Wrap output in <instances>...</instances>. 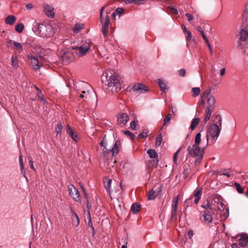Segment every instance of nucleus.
<instances>
[{
	"instance_id": "18",
	"label": "nucleus",
	"mask_w": 248,
	"mask_h": 248,
	"mask_svg": "<svg viewBox=\"0 0 248 248\" xmlns=\"http://www.w3.org/2000/svg\"><path fill=\"white\" fill-rule=\"evenodd\" d=\"M67 133L71 137L73 140L77 141L79 140V137L78 135L74 132L69 125H67Z\"/></svg>"
},
{
	"instance_id": "17",
	"label": "nucleus",
	"mask_w": 248,
	"mask_h": 248,
	"mask_svg": "<svg viewBox=\"0 0 248 248\" xmlns=\"http://www.w3.org/2000/svg\"><path fill=\"white\" fill-rule=\"evenodd\" d=\"M161 191V187L157 188L156 189H155V188H153L151 190L149 191L147 197L149 200H154L156 196Z\"/></svg>"
},
{
	"instance_id": "15",
	"label": "nucleus",
	"mask_w": 248,
	"mask_h": 248,
	"mask_svg": "<svg viewBox=\"0 0 248 248\" xmlns=\"http://www.w3.org/2000/svg\"><path fill=\"white\" fill-rule=\"evenodd\" d=\"M109 23L110 18L107 15L105 19L104 25L102 29V33L104 37H107L108 35Z\"/></svg>"
},
{
	"instance_id": "56",
	"label": "nucleus",
	"mask_w": 248,
	"mask_h": 248,
	"mask_svg": "<svg viewBox=\"0 0 248 248\" xmlns=\"http://www.w3.org/2000/svg\"><path fill=\"white\" fill-rule=\"evenodd\" d=\"M130 127L132 129L135 130L136 127V122L135 121H133L130 123Z\"/></svg>"
},
{
	"instance_id": "26",
	"label": "nucleus",
	"mask_w": 248,
	"mask_h": 248,
	"mask_svg": "<svg viewBox=\"0 0 248 248\" xmlns=\"http://www.w3.org/2000/svg\"><path fill=\"white\" fill-rule=\"evenodd\" d=\"M200 122V119L199 118H195L192 120L191 123L190 124V128L191 130H194L197 125L199 124Z\"/></svg>"
},
{
	"instance_id": "42",
	"label": "nucleus",
	"mask_w": 248,
	"mask_h": 248,
	"mask_svg": "<svg viewBox=\"0 0 248 248\" xmlns=\"http://www.w3.org/2000/svg\"><path fill=\"white\" fill-rule=\"evenodd\" d=\"M12 66L14 68H17L18 66V60L16 57H12Z\"/></svg>"
},
{
	"instance_id": "55",
	"label": "nucleus",
	"mask_w": 248,
	"mask_h": 248,
	"mask_svg": "<svg viewBox=\"0 0 248 248\" xmlns=\"http://www.w3.org/2000/svg\"><path fill=\"white\" fill-rule=\"evenodd\" d=\"M33 5L32 3H28L26 5L25 7L27 10H30L33 8Z\"/></svg>"
},
{
	"instance_id": "4",
	"label": "nucleus",
	"mask_w": 248,
	"mask_h": 248,
	"mask_svg": "<svg viewBox=\"0 0 248 248\" xmlns=\"http://www.w3.org/2000/svg\"><path fill=\"white\" fill-rule=\"evenodd\" d=\"M203 149L201 150L199 146L197 145H192L189 146L187 149L188 152L187 156L188 157H196L195 164H199L203 158Z\"/></svg>"
},
{
	"instance_id": "63",
	"label": "nucleus",
	"mask_w": 248,
	"mask_h": 248,
	"mask_svg": "<svg viewBox=\"0 0 248 248\" xmlns=\"http://www.w3.org/2000/svg\"><path fill=\"white\" fill-rule=\"evenodd\" d=\"M182 27V30L184 31V32L185 33V34L186 35V33H187V32H188L189 31H187L186 29V27H185V26L184 25H182L181 26Z\"/></svg>"
},
{
	"instance_id": "30",
	"label": "nucleus",
	"mask_w": 248,
	"mask_h": 248,
	"mask_svg": "<svg viewBox=\"0 0 248 248\" xmlns=\"http://www.w3.org/2000/svg\"><path fill=\"white\" fill-rule=\"evenodd\" d=\"M240 39L242 41H245L247 40L248 36L247 31L242 30L240 32Z\"/></svg>"
},
{
	"instance_id": "45",
	"label": "nucleus",
	"mask_w": 248,
	"mask_h": 248,
	"mask_svg": "<svg viewBox=\"0 0 248 248\" xmlns=\"http://www.w3.org/2000/svg\"><path fill=\"white\" fill-rule=\"evenodd\" d=\"M186 34L187 35L186 37V39L187 41H191L192 40H194V39H193L192 35L190 31L187 32Z\"/></svg>"
},
{
	"instance_id": "44",
	"label": "nucleus",
	"mask_w": 248,
	"mask_h": 248,
	"mask_svg": "<svg viewBox=\"0 0 248 248\" xmlns=\"http://www.w3.org/2000/svg\"><path fill=\"white\" fill-rule=\"evenodd\" d=\"M110 152V150H108L107 148L104 147L103 150V152L101 154V157L105 158L108 154Z\"/></svg>"
},
{
	"instance_id": "9",
	"label": "nucleus",
	"mask_w": 248,
	"mask_h": 248,
	"mask_svg": "<svg viewBox=\"0 0 248 248\" xmlns=\"http://www.w3.org/2000/svg\"><path fill=\"white\" fill-rule=\"evenodd\" d=\"M129 119L128 115L124 112H121L118 114L117 124L120 126H124Z\"/></svg>"
},
{
	"instance_id": "64",
	"label": "nucleus",
	"mask_w": 248,
	"mask_h": 248,
	"mask_svg": "<svg viewBox=\"0 0 248 248\" xmlns=\"http://www.w3.org/2000/svg\"><path fill=\"white\" fill-rule=\"evenodd\" d=\"M220 174L227 176L228 177H229L230 176V174H229V173L227 170H225L223 172H222V173H220Z\"/></svg>"
},
{
	"instance_id": "33",
	"label": "nucleus",
	"mask_w": 248,
	"mask_h": 248,
	"mask_svg": "<svg viewBox=\"0 0 248 248\" xmlns=\"http://www.w3.org/2000/svg\"><path fill=\"white\" fill-rule=\"evenodd\" d=\"M213 122L214 123H216L215 124H217L219 126L221 127V125H222V119H221V117L220 116V115L217 114L215 116V118L213 120Z\"/></svg>"
},
{
	"instance_id": "60",
	"label": "nucleus",
	"mask_w": 248,
	"mask_h": 248,
	"mask_svg": "<svg viewBox=\"0 0 248 248\" xmlns=\"http://www.w3.org/2000/svg\"><path fill=\"white\" fill-rule=\"evenodd\" d=\"M105 8V7L104 6L102 7L101 9L100 12V21L101 22H103V21H102V13H103V12Z\"/></svg>"
},
{
	"instance_id": "35",
	"label": "nucleus",
	"mask_w": 248,
	"mask_h": 248,
	"mask_svg": "<svg viewBox=\"0 0 248 248\" xmlns=\"http://www.w3.org/2000/svg\"><path fill=\"white\" fill-rule=\"evenodd\" d=\"M201 141V134L200 133H198L196 135L195 138V144L194 145H197L199 146Z\"/></svg>"
},
{
	"instance_id": "29",
	"label": "nucleus",
	"mask_w": 248,
	"mask_h": 248,
	"mask_svg": "<svg viewBox=\"0 0 248 248\" xmlns=\"http://www.w3.org/2000/svg\"><path fill=\"white\" fill-rule=\"evenodd\" d=\"M19 164H20V168H21V173L23 175V176L26 179H27L26 176V171H25V170L24 167L23 158H22V156L21 155H20L19 156Z\"/></svg>"
},
{
	"instance_id": "54",
	"label": "nucleus",
	"mask_w": 248,
	"mask_h": 248,
	"mask_svg": "<svg viewBox=\"0 0 248 248\" xmlns=\"http://www.w3.org/2000/svg\"><path fill=\"white\" fill-rule=\"evenodd\" d=\"M183 147H181L180 149H179L174 154V156H173V160L174 162H176L177 159V154L180 152L181 149Z\"/></svg>"
},
{
	"instance_id": "14",
	"label": "nucleus",
	"mask_w": 248,
	"mask_h": 248,
	"mask_svg": "<svg viewBox=\"0 0 248 248\" xmlns=\"http://www.w3.org/2000/svg\"><path fill=\"white\" fill-rule=\"evenodd\" d=\"M213 201L214 204L216 205V207L218 210H220L223 207V203H222V198L218 194H215L213 195Z\"/></svg>"
},
{
	"instance_id": "28",
	"label": "nucleus",
	"mask_w": 248,
	"mask_h": 248,
	"mask_svg": "<svg viewBox=\"0 0 248 248\" xmlns=\"http://www.w3.org/2000/svg\"><path fill=\"white\" fill-rule=\"evenodd\" d=\"M111 183V179H108L107 178L104 179V186H105L106 189H107L108 192L109 193H110V187Z\"/></svg>"
},
{
	"instance_id": "2",
	"label": "nucleus",
	"mask_w": 248,
	"mask_h": 248,
	"mask_svg": "<svg viewBox=\"0 0 248 248\" xmlns=\"http://www.w3.org/2000/svg\"><path fill=\"white\" fill-rule=\"evenodd\" d=\"M212 88H210L209 91H204L201 95V102L202 104H204L207 101V106L206 108L203 122L206 124L210 119L212 113L213 112L216 105V99L214 96L210 95Z\"/></svg>"
},
{
	"instance_id": "40",
	"label": "nucleus",
	"mask_w": 248,
	"mask_h": 248,
	"mask_svg": "<svg viewBox=\"0 0 248 248\" xmlns=\"http://www.w3.org/2000/svg\"><path fill=\"white\" fill-rule=\"evenodd\" d=\"M162 138V137L161 134H159V135L156 138V146H159L161 145Z\"/></svg>"
},
{
	"instance_id": "47",
	"label": "nucleus",
	"mask_w": 248,
	"mask_h": 248,
	"mask_svg": "<svg viewBox=\"0 0 248 248\" xmlns=\"http://www.w3.org/2000/svg\"><path fill=\"white\" fill-rule=\"evenodd\" d=\"M171 118V115L170 114H168L164 119V125L163 126L168 122L170 121Z\"/></svg>"
},
{
	"instance_id": "53",
	"label": "nucleus",
	"mask_w": 248,
	"mask_h": 248,
	"mask_svg": "<svg viewBox=\"0 0 248 248\" xmlns=\"http://www.w3.org/2000/svg\"><path fill=\"white\" fill-rule=\"evenodd\" d=\"M183 147H181L180 149H179L174 154V156H173V160L174 162H176L177 159V154L180 152L181 149Z\"/></svg>"
},
{
	"instance_id": "46",
	"label": "nucleus",
	"mask_w": 248,
	"mask_h": 248,
	"mask_svg": "<svg viewBox=\"0 0 248 248\" xmlns=\"http://www.w3.org/2000/svg\"><path fill=\"white\" fill-rule=\"evenodd\" d=\"M88 214H89V222H88V225L91 227L93 232V233H94V229L93 227V223H92V220H91V215L89 213V212L88 213Z\"/></svg>"
},
{
	"instance_id": "6",
	"label": "nucleus",
	"mask_w": 248,
	"mask_h": 248,
	"mask_svg": "<svg viewBox=\"0 0 248 248\" xmlns=\"http://www.w3.org/2000/svg\"><path fill=\"white\" fill-rule=\"evenodd\" d=\"M91 45V40L89 39L86 40L81 46L74 48L75 49L76 55L79 57L84 56L90 49Z\"/></svg>"
},
{
	"instance_id": "32",
	"label": "nucleus",
	"mask_w": 248,
	"mask_h": 248,
	"mask_svg": "<svg viewBox=\"0 0 248 248\" xmlns=\"http://www.w3.org/2000/svg\"><path fill=\"white\" fill-rule=\"evenodd\" d=\"M62 129L63 126L62 125V122H59L57 124V127L55 128V132L57 136L61 133Z\"/></svg>"
},
{
	"instance_id": "10",
	"label": "nucleus",
	"mask_w": 248,
	"mask_h": 248,
	"mask_svg": "<svg viewBox=\"0 0 248 248\" xmlns=\"http://www.w3.org/2000/svg\"><path fill=\"white\" fill-rule=\"evenodd\" d=\"M7 46L9 48H12L16 49L19 52L23 50V46L21 44L16 42L12 40H9L7 41Z\"/></svg>"
},
{
	"instance_id": "23",
	"label": "nucleus",
	"mask_w": 248,
	"mask_h": 248,
	"mask_svg": "<svg viewBox=\"0 0 248 248\" xmlns=\"http://www.w3.org/2000/svg\"><path fill=\"white\" fill-rule=\"evenodd\" d=\"M190 171V167L188 165H184L183 166V175L185 179H186L188 176L189 173Z\"/></svg>"
},
{
	"instance_id": "24",
	"label": "nucleus",
	"mask_w": 248,
	"mask_h": 248,
	"mask_svg": "<svg viewBox=\"0 0 248 248\" xmlns=\"http://www.w3.org/2000/svg\"><path fill=\"white\" fill-rule=\"evenodd\" d=\"M141 208V205L140 203L136 202L132 204L131 207V211L135 214L138 213Z\"/></svg>"
},
{
	"instance_id": "7",
	"label": "nucleus",
	"mask_w": 248,
	"mask_h": 248,
	"mask_svg": "<svg viewBox=\"0 0 248 248\" xmlns=\"http://www.w3.org/2000/svg\"><path fill=\"white\" fill-rule=\"evenodd\" d=\"M29 59L31 60L32 68L35 70L40 69L43 66V63L46 62L45 59L40 55L37 58L29 56Z\"/></svg>"
},
{
	"instance_id": "39",
	"label": "nucleus",
	"mask_w": 248,
	"mask_h": 248,
	"mask_svg": "<svg viewBox=\"0 0 248 248\" xmlns=\"http://www.w3.org/2000/svg\"><path fill=\"white\" fill-rule=\"evenodd\" d=\"M234 186L237 190V192L239 193H243L244 192V189L243 187H242L240 186V185L238 183H235Z\"/></svg>"
},
{
	"instance_id": "57",
	"label": "nucleus",
	"mask_w": 248,
	"mask_h": 248,
	"mask_svg": "<svg viewBox=\"0 0 248 248\" xmlns=\"http://www.w3.org/2000/svg\"><path fill=\"white\" fill-rule=\"evenodd\" d=\"M202 207L205 209H211V206L209 202H207L206 204L202 205Z\"/></svg>"
},
{
	"instance_id": "58",
	"label": "nucleus",
	"mask_w": 248,
	"mask_h": 248,
	"mask_svg": "<svg viewBox=\"0 0 248 248\" xmlns=\"http://www.w3.org/2000/svg\"><path fill=\"white\" fill-rule=\"evenodd\" d=\"M196 29L200 32L202 35V33H204L202 29L200 26H198L196 27Z\"/></svg>"
},
{
	"instance_id": "62",
	"label": "nucleus",
	"mask_w": 248,
	"mask_h": 248,
	"mask_svg": "<svg viewBox=\"0 0 248 248\" xmlns=\"http://www.w3.org/2000/svg\"><path fill=\"white\" fill-rule=\"evenodd\" d=\"M29 164H30V167L32 170H35V168H34V167L33 165V161L32 160V159L30 160V161L29 162Z\"/></svg>"
},
{
	"instance_id": "49",
	"label": "nucleus",
	"mask_w": 248,
	"mask_h": 248,
	"mask_svg": "<svg viewBox=\"0 0 248 248\" xmlns=\"http://www.w3.org/2000/svg\"><path fill=\"white\" fill-rule=\"evenodd\" d=\"M143 0H126V2L129 3H135L136 4H141L140 1Z\"/></svg>"
},
{
	"instance_id": "38",
	"label": "nucleus",
	"mask_w": 248,
	"mask_h": 248,
	"mask_svg": "<svg viewBox=\"0 0 248 248\" xmlns=\"http://www.w3.org/2000/svg\"><path fill=\"white\" fill-rule=\"evenodd\" d=\"M200 89L198 87H194L192 89V92L193 93V96L197 97L200 93Z\"/></svg>"
},
{
	"instance_id": "13",
	"label": "nucleus",
	"mask_w": 248,
	"mask_h": 248,
	"mask_svg": "<svg viewBox=\"0 0 248 248\" xmlns=\"http://www.w3.org/2000/svg\"><path fill=\"white\" fill-rule=\"evenodd\" d=\"M132 89L134 92L139 93H144L148 91V88L145 85L139 83L135 84Z\"/></svg>"
},
{
	"instance_id": "19",
	"label": "nucleus",
	"mask_w": 248,
	"mask_h": 248,
	"mask_svg": "<svg viewBox=\"0 0 248 248\" xmlns=\"http://www.w3.org/2000/svg\"><path fill=\"white\" fill-rule=\"evenodd\" d=\"M121 146V142L119 140H117L114 146V147L112 148L111 151L113 156L117 155L119 152V149Z\"/></svg>"
},
{
	"instance_id": "20",
	"label": "nucleus",
	"mask_w": 248,
	"mask_h": 248,
	"mask_svg": "<svg viewBox=\"0 0 248 248\" xmlns=\"http://www.w3.org/2000/svg\"><path fill=\"white\" fill-rule=\"evenodd\" d=\"M156 81L160 88V90L164 93H166L168 91V88L167 87L166 84L164 81L160 79H158Z\"/></svg>"
},
{
	"instance_id": "16",
	"label": "nucleus",
	"mask_w": 248,
	"mask_h": 248,
	"mask_svg": "<svg viewBox=\"0 0 248 248\" xmlns=\"http://www.w3.org/2000/svg\"><path fill=\"white\" fill-rule=\"evenodd\" d=\"M214 212L212 211H205L203 214L204 222L207 223H210L213 221L212 215Z\"/></svg>"
},
{
	"instance_id": "31",
	"label": "nucleus",
	"mask_w": 248,
	"mask_h": 248,
	"mask_svg": "<svg viewBox=\"0 0 248 248\" xmlns=\"http://www.w3.org/2000/svg\"><path fill=\"white\" fill-rule=\"evenodd\" d=\"M147 153L149 155V156L152 158H156L158 156L157 153L154 149L148 150Z\"/></svg>"
},
{
	"instance_id": "3",
	"label": "nucleus",
	"mask_w": 248,
	"mask_h": 248,
	"mask_svg": "<svg viewBox=\"0 0 248 248\" xmlns=\"http://www.w3.org/2000/svg\"><path fill=\"white\" fill-rule=\"evenodd\" d=\"M32 31L40 37H49L54 34L53 28L46 23H36L32 28Z\"/></svg>"
},
{
	"instance_id": "12",
	"label": "nucleus",
	"mask_w": 248,
	"mask_h": 248,
	"mask_svg": "<svg viewBox=\"0 0 248 248\" xmlns=\"http://www.w3.org/2000/svg\"><path fill=\"white\" fill-rule=\"evenodd\" d=\"M43 8L45 14L49 18H53L55 16L54 8L48 4H44Z\"/></svg>"
},
{
	"instance_id": "48",
	"label": "nucleus",
	"mask_w": 248,
	"mask_h": 248,
	"mask_svg": "<svg viewBox=\"0 0 248 248\" xmlns=\"http://www.w3.org/2000/svg\"><path fill=\"white\" fill-rule=\"evenodd\" d=\"M124 133L126 135H127L128 136H129L132 140H134V138H135V136L131 132H130L129 131H124Z\"/></svg>"
},
{
	"instance_id": "22",
	"label": "nucleus",
	"mask_w": 248,
	"mask_h": 248,
	"mask_svg": "<svg viewBox=\"0 0 248 248\" xmlns=\"http://www.w3.org/2000/svg\"><path fill=\"white\" fill-rule=\"evenodd\" d=\"M72 215V219L73 221V224L75 226H78L79 223V218L78 216V215L75 213L72 209H71Z\"/></svg>"
},
{
	"instance_id": "25",
	"label": "nucleus",
	"mask_w": 248,
	"mask_h": 248,
	"mask_svg": "<svg viewBox=\"0 0 248 248\" xmlns=\"http://www.w3.org/2000/svg\"><path fill=\"white\" fill-rule=\"evenodd\" d=\"M16 20V17L13 15H10L8 16L5 20V23L7 24L12 25Z\"/></svg>"
},
{
	"instance_id": "36",
	"label": "nucleus",
	"mask_w": 248,
	"mask_h": 248,
	"mask_svg": "<svg viewBox=\"0 0 248 248\" xmlns=\"http://www.w3.org/2000/svg\"><path fill=\"white\" fill-rule=\"evenodd\" d=\"M24 28V26L22 23H19L16 25V26L15 27L16 31L19 32L21 33L23 31Z\"/></svg>"
},
{
	"instance_id": "8",
	"label": "nucleus",
	"mask_w": 248,
	"mask_h": 248,
	"mask_svg": "<svg viewBox=\"0 0 248 248\" xmlns=\"http://www.w3.org/2000/svg\"><path fill=\"white\" fill-rule=\"evenodd\" d=\"M70 196L76 202L80 201V194L77 188L73 185L68 186Z\"/></svg>"
},
{
	"instance_id": "52",
	"label": "nucleus",
	"mask_w": 248,
	"mask_h": 248,
	"mask_svg": "<svg viewBox=\"0 0 248 248\" xmlns=\"http://www.w3.org/2000/svg\"><path fill=\"white\" fill-rule=\"evenodd\" d=\"M186 16L188 21H190L192 20L193 19V16L190 14L186 13Z\"/></svg>"
},
{
	"instance_id": "11",
	"label": "nucleus",
	"mask_w": 248,
	"mask_h": 248,
	"mask_svg": "<svg viewBox=\"0 0 248 248\" xmlns=\"http://www.w3.org/2000/svg\"><path fill=\"white\" fill-rule=\"evenodd\" d=\"M178 197L179 196H177V197L174 198L172 200V210L171 213V219H173L174 218L176 217L177 216Z\"/></svg>"
},
{
	"instance_id": "1",
	"label": "nucleus",
	"mask_w": 248,
	"mask_h": 248,
	"mask_svg": "<svg viewBox=\"0 0 248 248\" xmlns=\"http://www.w3.org/2000/svg\"><path fill=\"white\" fill-rule=\"evenodd\" d=\"M106 79L105 84L112 93H117L120 91L122 85L120 82V77L112 70H108L102 76V79Z\"/></svg>"
},
{
	"instance_id": "41",
	"label": "nucleus",
	"mask_w": 248,
	"mask_h": 248,
	"mask_svg": "<svg viewBox=\"0 0 248 248\" xmlns=\"http://www.w3.org/2000/svg\"><path fill=\"white\" fill-rule=\"evenodd\" d=\"M148 132L147 129H144L142 132L139 135V138L140 139L146 138L148 135Z\"/></svg>"
},
{
	"instance_id": "5",
	"label": "nucleus",
	"mask_w": 248,
	"mask_h": 248,
	"mask_svg": "<svg viewBox=\"0 0 248 248\" xmlns=\"http://www.w3.org/2000/svg\"><path fill=\"white\" fill-rule=\"evenodd\" d=\"M221 129V127L219 126L217 124H211L209 125L206 134L207 144L208 143L209 136L213 139L212 143L213 144L215 143V141L219 135Z\"/></svg>"
},
{
	"instance_id": "21",
	"label": "nucleus",
	"mask_w": 248,
	"mask_h": 248,
	"mask_svg": "<svg viewBox=\"0 0 248 248\" xmlns=\"http://www.w3.org/2000/svg\"><path fill=\"white\" fill-rule=\"evenodd\" d=\"M248 244V236H243L239 239V245L240 248H244Z\"/></svg>"
},
{
	"instance_id": "59",
	"label": "nucleus",
	"mask_w": 248,
	"mask_h": 248,
	"mask_svg": "<svg viewBox=\"0 0 248 248\" xmlns=\"http://www.w3.org/2000/svg\"><path fill=\"white\" fill-rule=\"evenodd\" d=\"M170 9L171 10V12L172 13H173L175 15H177L178 14V11H177V10L176 8H175L174 7H170Z\"/></svg>"
},
{
	"instance_id": "61",
	"label": "nucleus",
	"mask_w": 248,
	"mask_h": 248,
	"mask_svg": "<svg viewBox=\"0 0 248 248\" xmlns=\"http://www.w3.org/2000/svg\"><path fill=\"white\" fill-rule=\"evenodd\" d=\"M193 234H194V233H193V231L191 230H189V231L188 232V236L190 239L192 238Z\"/></svg>"
},
{
	"instance_id": "34",
	"label": "nucleus",
	"mask_w": 248,
	"mask_h": 248,
	"mask_svg": "<svg viewBox=\"0 0 248 248\" xmlns=\"http://www.w3.org/2000/svg\"><path fill=\"white\" fill-rule=\"evenodd\" d=\"M83 24H76L73 30V31L75 33H78L83 28Z\"/></svg>"
},
{
	"instance_id": "27",
	"label": "nucleus",
	"mask_w": 248,
	"mask_h": 248,
	"mask_svg": "<svg viewBox=\"0 0 248 248\" xmlns=\"http://www.w3.org/2000/svg\"><path fill=\"white\" fill-rule=\"evenodd\" d=\"M71 56L72 54L70 52L64 51L62 55V58L64 62H68L69 60L71 58Z\"/></svg>"
},
{
	"instance_id": "43",
	"label": "nucleus",
	"mask_w": 248,
	"mask_h": 248,
	"mask_svg": "<svg viewBox=\"0 0 248 248\" xmlns=\"http://www.w3.org/2000/svg\"><path fill=\"white\" fill-rule=\"evenodd\" d=\"M202 189L199 188L195 192L194 196L195 197L201 198V197L202 195Z\"/></svg>"
},
{
	"instance_id": "37",
	"label": "nucleus",
	"mask_w": 248,
	"mask_h": 248,
	"mask_svg": "<svg viewBox=\"0 0 248 248\" xmlns=\"http://www.w3.org/2000/svg\"><path fill=\"white\" fill-rule=\"evenodd\" d=\"M124 9L123 8H118L115 10V12H114L112 14V16L114 17H115L116 15H118L119 16H120L123 13H124Z\"/></svg>"
},
{
	"instance_id": "51",
	"label": "nucleus",
	"mask_w": 248,
	"mask_h": 248,
	"mask_svg": "<svg viewBox=\"0 0 248 248\" xmlns=\"http://www.w3.org/2000/svg\"><path fill=\"white\" fill-rule=\"evenodd\" d=\"M179 75L181 77H184L186 74V70L184 69H181L178 71Z\"/></svg>"
},
{
	"instance_id": "50",
	"label": "nucleus",
	"mask_w": 248,
	"mask_h": 248,
	"mask_svg": "<svg viewBox=\"0 0 248 248\" xmlns=\"http://www.w3.org/2000/svg\"><path fill=\"white\" fill-rule=\"evenodd\" d=\"M202 36L203 39L205 40V42L206 43L208 47H210V43H209L207 38L206 37V35H205V34L204 33H202Z\"/></svg>"
}]
</instances>
